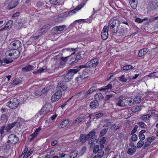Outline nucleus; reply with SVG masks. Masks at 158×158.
<instances>
[{"mask_svg": "<svg viewBox=\"0 0 158 158\" xmlns=\"http://www.w3.org/2000/svg\"><path fill=\"white\" fill-rule=\"evenodd\" d=\"M95 131L92 130L87 135L81 134L80 135L79 140L83 143L87 140L88 144L91 145L90 148L91 150L93 149V146H95V143H94V142L96 139L97 135Z\"/></svg>", "mask_w": 158, "mask_h": 158, "instance_id": "nucleus-1", "label": "nucleus"}, {"mask_svg": "<svg viewBox=\"0 0 158 158\" xmlns=\"http://www.w3.org/2000/svg\"><path fill=\"white\" fill-rule=\"evenodd\" d=\"M19 103V102L17 98L12 97L7 103L6 105L10 109L15 110L17 108Z\"/></svg>", "mask_w": 158, "mask_h": 158, "instance_id": "nucleus-2", "label": "nucleus"}, {"mask_svg": "<svg viewBox=\"0 0 158 158\" xmlns=\"http://www.w3.org/2000/svg\"><path fill=\"white\" fill-rule=\"evenodd\" d=\"M6 54L11 57L13 59L15 60L19 57L20 53L18 50L11 49L6 51Z\"/></svg>", "mask_w": 158, "mask_h": 158, "instance_id": "nucleus-3", "label": "nucleus"}, {"mask_svg": "<svg viewBox=\"0 0 158 158\" xmlns=\"http://www.w3.org/2000/svg\"><path fill=\"white\" fill-rule=\"evenodd\" d=\"M99 63V60L98 58H95L87 62L85 64L79 66L80 69L87 67L91 68L96 67Z\"/></svg>", "mask_w": 158, "mask_h": 158, "instance_id": "nucleus-4", "label": "nucleus"}, {"mask_svg": "<svg viewBox=\"0 0 158 158\" xmlns=\"http://www.w3.org/2000/svg\"><path fill=\"white\" fill-rule=\"evenodd\" d=\"M51 107V105L49 104H45L41 108L39 114L40 115H44L46 114L48 112L50 111V108Z\"/></svg>", "mask_w": 158, "mask_h": 158, "instance_id": "nucleus-5", "label": "nucleus"}, {"mask_svg": "<svg viewBox=\"0 0 158 158\" xmlns=\"http://www.w3.org/2000/svg\"><path fill=\"white\" fill-rule=\"evenodd\" d=\"M19 141V138L17 136L14 134L10 135L8 137V142L12 144L16 143Z\"/></svg>", "mask_w": 158, "mask_h": 158, "instance_id": "nucleus-6", "label": "nucleus"}, {"mask_svg": "<svg viewBox=\"0 0 158 158\" xmlns=\"http://www.w3.org/2000/svg\"><path fill=\"white\" fill-rule=\"evenodd\" d=\"M93 152L94 154L98 153V156L99 157H102L104 154V152L103 150L102 149H99V146L98 145H97L94 147Z\"/></svg>", "mask_w": 158, "mask_h": 158, "instance_id": "nucleus-7", "label": "nucleus"}, {"mask_svg": "<svg viewBox=\"0 0 158 158\" xmlns=\"http://www.w3.org/2000/svg\"><path fill=\"white\" fill-rule=\"evenodd\" d=\"M10 46L13 49L18 50L22 46V44L20 41L16 40L12 41L10 44Z\"/></svg>", "mask_w": 158, "mask_h": 158, "instance_id": "nucleus-8", "label": "nucleus"}, {"mask_svg": "<svg viewBox=\"0 0 158 158\" xmlns=\"http://www.w3.org/2000/svg\"><path fill=\"white\" fill-rule=\"evenodd\" d=\"M50 89L49 87V86H47L42 90L40 89L36 90L34 93L35 95L36 96H40L43 94H45Z\"/></svg>", "mask_w": 158, "mask_h": 158, "instance_id": "nucleus-9", "label": "nucleus"}, {"mask_svg": "<svg viewBox=\"0 0 158 158\" xmlns=\"http://www.w3.org/2000/svg\"><path fill=\"white\" fill-rule=\"evenodd\" d=\"M80 69H80L79 68V66L75 69H71L69 70V72L67 74L71 80V79L73 78L74 75L78 72Z\"/></svg>", "mask_w": 158, "mask_h": 158, "instance_id": "nucleus-10", "label": "nucleus"}, {"mask_svg": "<svg viewBox=\"0 0 158 158\" xmlns=\"http://www.w3.org/2000/svg\"><path fill=\"white\" fill-rule=\"evenodd\" d=\"M85 5V3H83L78 5L77 7L75 9L71 11H69V16L72 15L73 14L76 13L77 12L81 10Z\"/></svg>", "mask_w": 158, "mask_h": 158, "instance_id": "nucleus-11", "label": "nucleus"}, {"mask_svg": "<svg viewBox=\"0 0 158 158\" xmlns=\"http://www.w3.org/2000/svg\"><path fill=\"white\" fill-rule=\"evenodd\" d=\"M97 87L96 86H93L90 88L87 91L83 94V98H86L88 95L95 91L97 89Z\"/></svg>", "mask_w": 158, "mask_h": 158, "instance_id": "nucleus-12", "label": "nucleus"}, {"mask_svg": "<svg viewBox=\"0 0 158 158\" xmlns=\"http://www.w3.org/2000/svg\"><path fill=\"white\" fill-rule=\"evenodd\" d=\"M67 87V85L66 83L61 81L58 84L57 87V90H60L61 91H63L66 90Z\"/></svg>", "mask_w": 158, "mask_h": 158, "instance_id": "nucleus-13", "label": "nucleus"}, {"mask_svg": "<svg viewBox=\"0 0 158 158\" xmlns=\"http://www.w3.org/2000/svg\"><path fill=\"white\" fill-rule=\"evenodd\" d=\"M108 27V26H105L101 33L102 38L104 40H106L108 37V29H107Z\"/></svg>", "mask_w": 158, "mask_h": 158, "instance_id": "nucleus-14", "label": "nucleus"}, {"mask_svg": "<svg viewBox=\"0 0 158 158\" xmlns=\"http://www.w3.org/2000/svg\"><path fill=\"white\" fill-rule=\"evenodd\" d=\"M116 100V102L117 105L120 106H124L123 96H120L119 98H117Z\"/></svg>", "mask_w": 158, "mask_h": 158, "instance_id": "nucleus-15", "label": "nucleus"}, {"mask_svg": "<svg viewBox=\"0 0 158 158\" xmlns=\"http://www.w3.org/2000/svg\"><path fill=\"white\" fill-rule=\"evenodd\" d=\"M124 106H130L133 104V99L131 98H125L124 97Z\"/></svg>", "mask_w": 158, "mask_h": 158, "instance_id": "nucleus-16", "label": "nucleus"}, {"mask_svg": "<svg viewBox=\"0 0 158 158\" xmlns=\"http://www.w3.org/2000/svg\"><path fill=\"white\" fill-rule=\"evenodd\" d=\"M131 77L128 75H123L120 77V80L123 82H129L131 81Z\"/></svg>", "mask_w": 158, "mask_h": 158, "instance_id": "nucleus-17", "label": "nucleus"}, {"mask_svg": "<svg viewBox=\"0 0 158 158\" xmlns=\"http://www.w3.org/2000/svg\"><path fill=\"white\" fill-rule=\"evenodd\" d=\"M87 70L86 69H85L84 70L81 75H80V77L76 78V79L77 81H79L80 80L85 79L86 78L88 77V76H86V75L87 74Z\"/></svg>", "mask_w": 158, "mask_h": 158, "instance_id": "nucleus-18", "label": "nucleus"}, {"mask_svg": "<svg viewBox=\"0 0 158 158\" xmlns=\"http://www.w3.org/2000/svg\"><path fill=\"white\" fill-rule=\"evenodd\" d=\"M19 3L18 0H12L8 5V8L9 10L15 7Z\"/></svg>", "mask_w": 158, "mask_h": 158, "instance_id": "nucleus-19", "label": "nucleus"}, {"mask_svg": "<svg viewBox=\"0 0 158 158\" xmlns=\"http://www.w3.org/2000/svg\"><path fill=\"white\" fill-rule=\"evenodd\" d=\"M99 104L98 101L97 100L92 101L90 103L89 106L92 109H95L99 106Z\"/></svg>", "mask_w": 158, "mask_h": 158, "instance_id": "nucleus-20", "label": "nucleus"}, {"mask_svg": "<svg viewBox=\"0 0 158 158\" xmlns=\"http://www.w3.org/2000/svg\"><path fill=\"white\" fill-rule=\"evenodd\" d=\"M149 50L147 48L141 49L139 51L138 55L139 57H141L146 54L148 52Z\"/></svg>", "mask_w": 158, "mask_h": 158, "instance_id": "nucleus-21", "label": "nucleus"}, {"mask_svg": "<svg viewBox=\"0 0 158 158\" xmlns=\"http://www.w3.org/2000/svg\"><path fill=\"white\" fill-rule=\"evenodd\" d=\"M16 125H17V123L14 122L12 123L9 124L8 126L6 127L5 130L6 132H8L11 129Z\"/></svg>", "mask_w": 158, "mask_h": 158, "instance_id": "nucleus-22", "label": "nucleus"}, {"mask_svg": "<svg viewBox=\"0 0 158 158\" xmlns=\"http://www.w3.org/2000/svg\"><path fill=\"white\" fill-rule=\"evenodd\" d=\"M94 98L98 101L100 102L103 99V97L101 94L98 93L95 94Z\"/></svg>", "mask_w": 158, "mask_h": 158, "instance_id": "nucleus-23", "label": "nucleus"}, {"mask_svg": "<svg viewBox=\"0 0 158 158\" xmlns=\"http://www.w3.org/2000/svg\"><path fill=\"white\" fill-rule=\"evenodd\" d=\"M69 122V120L65 119L62 121L60 124L58 125V127L60 128H64L68 124Z\"/></svg>", "mask_w": 158, "mask_h": 158, "instance_id": "nucleus-24", "label": "nucleus"}, {"mask_svg": "<svg viewBox=\"0 0 158 158\" xmlns=\"http://www.w3.org/2000/svg\"><path fill=\"white\" fill-rule=\"evenodd\" d=\"M34 69V66L30 65L24 67L22 69V71L23 72H26L30 71Z\"/></svg>", "mask_w": 158, "mask_h": 158, "instance_id": "nucleus-25", "label": "nucleus"}, {"mask_svg": "<svg viewBox=\"0 0 158 158\" xmlns=\"http://www.w3.org/2000/svg\"><path fill=\"white\" fill-rule=\"evenodd\" d=\"M66 27L65 25L59 26H56L53 28V30L55 31H63L66 28Z\"/></svg>", "mask_w": 158, "mask_h": 158, "instance_id": "nucleus-26", "label": "nucleus"}, {"mask_svg": "<svg viewBox=\"0 0 158 158\" xmlns=\"http://www.w3.org/2000/svg\"><path fill=\"white\" fill-rule=\"evenodd\" d=\"M85 119L84 116H81L77 118L76 120L74 121L73 124L74 125H76L80 123H82Z\"/></svg>", "mask_w": 158, "mask_h": 158, "instance_id": "nucleus-27", "label": "nucleus"}, {"mask_svg": "<svg viewBox=\"0 0 158 158\" xmlns=\"http://www.w3.org/2000/svg\"><path fill=\"white\" fill-rule=\"evenodd\" d=\"M60 78L62 80V81L66 83L70 81L71 79L68 77V75L67 74H63L60 76Z\"/></svg>", "mask_w": 158, "mask_h": 158, "instance_id": "nucleus-28", "label": "nucleus"}, {"mask_svg": "<svg viewBox=\"0 0 158 158\" xmlns=\"http://www.w3.org/2000/svg\"><path fill=\"white\" fill-rule=\"evenodd\" d=\"M129 3L131 7L133 9H135L137 6V0H129Z\"/></svg>", "mask_w": 158, "mask_h": 158, "instance_id": "nucleus-29", "label": "nucleus"}, {"mask_svg": "<svg viewBox=\"0 0 158 158\" xmlns=\"http://www.w3.org/2000/svg\"><path fill=\"white\" fill-rule=\"evenodd\" d=\"M8 119L7 114H3L1 117V121L3 123H6Z\"/></svg>", "mask_w": 158, "mask_h": 158, "instance_id": "nucleus-30", "label": "nucleus"}, {"mask_svg": "<svg viewBox=\"0 0 158 158\" xmlns=\"http://www.w3.org/2000/svg\"><path fill=\"white\" fill-rule=\"evenodd\" d=\"M64 50H66L69 52H72L71 54V56L73 55H74L75 52L77 51V48H67L64 49Z\"/></svg>", "mask_w": 158, "mask_h": 158, "instance_id": "nucleus-31", "label": "nucleus"}, {"mask_svg": "<svg viewBox=\"0 0 158 158\" xmlns=\"http://www.w3.org/2000/svg\"><path fill=\"white\" fill-rule=\"evenodd\" d=\"M22 82L21 80L19 78H15L12 81V85H19Z\"/></svg>", "mask_w": 158, "mask_h": 158, "instance_id": "nucleus-32", "label": "nucleus"}, {"mask_svg": "<svg viewBox=\"0 0 158 158\" xmlns=\"http://www.w3.org/2000/svg\"><path fill=\"white\" fill-rule=\"evenodd\" d=\"M13 24V21L12 20H9L7 22L6 24L5 25L3 28H2L3 29H8L10 28L12 26Z\"/></svg>", "mask_w": 158, "mask_h": 158, "instance_id": "nucleus-33", "label": "nucleus"}, {"mask_svg": "<svg viewBox=\"0 0 158 158\" xmlns=\"http://www.w3.org/2000/svg\"><path fill=\"white\" fill-rule=\"evenodd\" d=\"M61 97L58 95H55V94H54L51 97V101L52 102H55L60 99Z\"/></svg>", "mask_w": 158, "mask_h": 158, "instance_id": "nucleus-34", "label": "nucleus"}, {"mask_svg": "<svg viewBox=\"0 0 158 158\" xmlns=\"http://www.w3.org/2000/svg\"><path fill=\"white\" fill-rule=\"evenodd\" d=\"M136 148L135 146L133 148H129L127 152V153L131 156L133 155L135 152Z\"/></svg>", "mask_w": 158, "mask_h": 158, "instance_id": "nucleus-35", "label": "nucleus"}, {"mask_svg": "<svg viewBox=\"0 0 158 158\" xmlns=\"http://www.w3.org/2000/svg\"><path fill=\"white\" fill-rule=\"evenodd\" d=\"M151 116V115L149 114H147L143 115L140 117V118L142 120L145 122L147 120H148Z\"/></svg>", "mask_w": 158, "mask_h": 158, "instance_id": "nucleus-36", "label": "nucleus"}, {"mask_svg": "<svg viewBox=\"0 0 158 158\" xmlns=\"http://www.w3.org/2000/svg\"><path fill=\"white\" fill-rule=\"evenodd\" d=\"M109 90V85H107L104 88H102L99 89L100 91H102L103 93L102 94H106L108 92Z\"/></svg>", "mask_w": 158, "mask_h": 158, "instance_id": "nucleus-37", "label": "nucleus"}, {"mask_svg": "<svg viewBox=\"0 0 158 158\" xmlns=\"http://www.w3.org/2000/svg\"><path fill=\"white\" fill-rule=\"evenodd\" d=\"M111 28H112L113 27H114V26L117 25L118 26H119V22L118 20L115 19L113 20L111 24Z\"/></svg>", "mask_w": 158, "mask_h": 158, "instance_id": "nucleus-38", "label": "nucleus"}, {"mask_svg": "<svg viewBox=\"0 0 158 158\" xmlns=\"http://www.w3.org/2000/svg\"><path fill=\"white\" fill-rule=\"evenodd\" d=\"M94 116L96 117V119H98L103 116V114L100 112H98L96 113H93Z\"/></svg>", "mask_w": 158, "mask_h": 158, "instance_id": "nucleus-39", "label": "nucleus"}, {"mask_svg": "<svg viewBox=\"0 0 158 158\" xmlns=\"http://www.w3.org/2000/svg\"><path fill=\"white\" fill-rule=\"evenodd\" d=\"M81 58V55L78 54L76 56V58L75 60L74 61H72L71 63L70 64H72L75 63H76L78 62L80 60Z\"/></svg>", "mask_w": 158, "mask_h": 158, "instance_id": "nucleus-40", "label": "nucleus"}, {"mask_svg": "<svg viewBox=\"0 0 158 158\" xmlns=\"http://www.w3.org/2000/svg\"><path fill=\"white\" fill-rule=\"evenodd\" d=\"M133 100L135 103L139 104L142 101L141 97L140 96H136L134 98Z\"/></svg>", "mask_w": 158, "mask_h": 158, "instance_id": "nucleus-41", "label": "nucleus"}, {"mask_svg": "<svg viewBox=\"0 0 158 158\" xmlns=\"http://www.w3.org/2000/svg\"><path fill=\"white\" fill-rule=\"evenodd\" d=\"M61 0H49L50 3L53 5H58Z\"/></svg>", "mask_w": 158, "mask_h": 158, "instance_id": "nucleus-42", "label": "nucleus"}, {"mask_svg": "<svg viewBox=\"0 0 158 158\" xmlns=\"http://www.w3.org/2000/svg\"><path fill=\"white\" fill-rule=\"evenodd\" d=\"M131 111L134 112H136L141 110V107L137 106L136 107H133L131 109Z\"/></svg>", "mask_w": 158, "mask_h": 158, "instance_id": "nucleus-43", "label": "nucleus"}, {"mask_svg": "<svg viewBox=\"0 0 158 158\" xmlns=\"http://www.w3.org/2000/svg\"><path fill=\"white\" fill-rule=\"evenodd\" d=\"M27 21L23 19V18H20V19H18L16 21V24H24L25 23H26Z\"/></svg>", "mask_w": 158, "mask_h": 158, "instance_id": "nucleus-44", "label": "nucleus"}, {"mask_svg": "<svg viewBox=\"0 0 158 158\" xmlns=\"http://www.w3.org/2000/svg\"><path fill=\"white\" fill-rule=\"evenodd\" d=\"M138 125L142 128L145 129L147 127V125L143 122H140L137 123Z\"/></svg>", "mask_w": 158, "mask_h": 158, "instance_id": "nucleus-45", "label": "nucleus"}, {"mask_svg": "<svg viewBox=\"0 0 158 158\" xmlns=\"http://www.w3.org/2000/svg\"><path fill=\"white\" fill-rule=\"evenodd\" d=\"M78 154V152L77 151H73L69 155L70 158H75Z\"/></svg>", "mask_w": 158, "mask_h": 158, "instance_id": "nucleus-46", "label": "nucleus"}, {"mask_svg": "<svg viewBox=\"0 0 158 158\" xmlns=\"http://www.w3.org/2000/svg\"><path fill=\"white\" fill-rule=\"evenodd\" d=\"M64 20L60 15L58 16L56 18H55V21L57 23H60L62 22Z\"/></svg>", "mask_w": 158, "mask_h": 158, "instance_id": "nucleus-47", "label": "nucleus"}, {"mask_svg": "<svg viewBox=\"0 0 158 158\" xmlns=\"http://www.w3.org/2000/svg\"><path fill=\"white\" fill-rule=\"evenodd\" d=\"M60 15L61 17L63 18V19H64L66 17L70 16L68 13V11L64 12Z\"/></svg>", "mask_w": 158, "mask_h": 158, "instance_id": "nucleus-48", "label": "nucleus"}, {"mask_svg": "<svg viewBox=\"0 0 158 158\" xmlns=\"http://www.w3.org/2000/svg\"><path fill=\"white\" fill-rule=\"evenodd\" d=\"M108 129L106 128L102 129L100 132V137L103 136L106 133Z\"/></svg>", "mask_w": 158, "mask_h": 158, "instance_id": "nucleus-49", "label": "nucleus"}, {"mask_svg": "<svg viewBox=\"0 0 158 158\" xmlns=\"http://www.w3.org/2000/svg\"><path fill=\"white\" fill-rule=\"evenodd\" d=\"M110 29L113 33H116L118 30V26L117 25H116L114 26V27H113L112 28H110Z\"/></svg>", "mask_w": 158, "mask_h": 158, "instance_id": "nucleus-50", "label": "nucleus"}, {"mask_svg": "<svg viewBox=\"0 0 158 158\" xmlns=\"http://www.w3.org/2000/svg\"><path fill=\"white\" fill-rule=\"evenodd\" d=\"M134 67L131 65H129L126 66H124L123 67V69L124 70H128L131 69H133Z\"/></svg>", "mask_w": 158, "mask_h": 158, "instance_id": "nucleus-51", "label": "nucleus"}, {"mask_svg": "<svg viewBox=\"0 0 158 158\" xmlns=\"http://www.w3.org/2000/svg\"><path fill=\"white\" fill-rule=\"evenodd\" d=\"M4 62L7 64H9L13 61V59L10 58H5L3 59Z\"/></svg>", "mask_w": 158, "mask_h": 158, "instance_id": "nucleus-52", "label": "nucleus"}, {"mask_svg": "<svg viewBox=\"0 0 158 158\" xmlns=\"http://www.w3.org/2000/svg\"><path fill=\"white\" fill-rule=\"evenodd\" d=\"M144 144V142L143 140H140L139 141L137 144V147L138 148H141Z\"/></svg>", "mask_w": 158, "mask_h": 158, "instance_id": "nucleus-53", "label": "nucleus"}, {"mask_svg": "<svg viewBox=\"0 0 158 158\" xmlns=\"http://www.w3.org/2000/svg\"><path fill=\"white\" fill-rule=\"evenodd\" d=\"M151 144L150 143H148L147 141L145 142L144 144V145L143 147V148L145 149H148L149 147Z\"/></svg>", "mask_w": 158, "mask_h": 158, "instance_id": "nucleus-54", "label": "nucleus"}, {"mask_svg": "<svg viewBox=\"0 0 158 158\" xmlns=\"http://www.w3.org/2000/svg\"><path fill=\"white\" fill-rule=\"evenodd\" d=\"M70 57L71 56H69L67 57H61V60L63 62L65 63L68 61Z\"/></svg>", "mask_w": 158, "mask_h": 158, "instance_id": "nucleus-55", "label": "nucleus"}, {"mask_svg": "<svg viewBox=\"0 0 158 158\" xmlns=\"http://www.w3.org/2000/svg\"><path fill=\"white\" fill-rule=\"evenodd\" d=\"M5 126H3L0 127V133L2 135L4 134V130H5Z\"/></svg>", "mask_w": 158, "mask_h": 158, "instance_id": "nucleus-56", "label": "nucleus"}, {"mask_svg": "<svg viewBox=\"0 0 158 158\" xmlns=\"http://www.w3.org/2000/svg\"><path fill=\"white\" fill-rule=\"evenodd\" d=\"M155 139V137L154 136L150 137L147 138V141L151 144L152 142Z\"/></svg>", "mask_w": 158, "mask_h": 158, "instance_id": "nucleus-57", "label": "nucleus"}, {"mask_svg": "<svg viewBox=\"0 0 158 158\" xmlns=\"http://www.w3.org/2000/svg\"><path fill=\"white\" fill-rule=\"evenodd\" d=\"M138 128V126L137 125H135V126L134 127L131 131V135H132L135 133L137 131V129Z\"/></svg>", "mask_w": 158, "mask_h": 158, "instance_id": "nucleus-58", "label": "nucleus"}, {"mask_svg": "<svg viewBox=\"0 0 158 158\" xmlns=\"http://www.w3.org/2000/svg\"><path fill=\"white\" fill-rule=\"evenodd\" d=\"M156 72H154L153 73H151L150 74L148 75V77H150L151 78H155L156 77H158V76L155 75Z\"/></svg>", "mask_w": 158, "mask_h": 158, "instance_id": "nucleus-59", "label": "nucleus"}, {"mask_svg": "<svg viewBox=\"0 0 158 158\" xmlns=\"http://www.w3.org/2000/svg\"><path fill=\"white\" fill-rule=\"evenodd\" d=\"M44 5L43 3L40 1H38L36 4V6L38 8H40Z\"/></svg>", "mask_w": 158, "mask_h": 158, "instance_id": "nucleus-60", "label": "nucleus"}, {"mask_svg": "<svg viewBox=\"0 0 158 158\" xmlns=\"http://www.w3.org/2000/svg\"><path fill=\"white\" fill-rule=\"evenodd\" d=\"M3 148L4 149H6L8 150H9L10 148V146L9 145L5 143L3 146Z\"/></svg>", "mask_w": 158, "mask_h": 158, "instance_id": "nucleus-61", "label": "nucleus"}, {"mask_svg": "<svg viewBox=\"0 0 158 158\" xmlns=\"http://www.w3.org/2000/svg\"><path fill=\"white\" fill-rule=\"evenodd\" d=\"M137 136L135 134H133L131 137V140L132 141H135L137 140Z\"/></svg>", "mask_w": 158, "mask_h": 158, "instance_id": "nucleus-62", "label": "nucleus"}, {"mask_svg": "<svg viewBox=\"0 0 158 158\" xmlns=\"http://www.w3.org/2000/svg\"><path fill=\"white\" fill-rule=\"evenodd\" d=\"M116 94L115 92L112 91L111 90H109V98L114 96Z\"/></svg>", "mask_w": 158, "mask_h": 158, "instance_id": "nucleus-63", "label": "nucleus"}, {"mask_svg": "<svg viewBox=\"0 0 158 158\" xmlns=\"http://www.w3.org/2000/svg\"><path fill=\"white\" fill-rule=\"evenodd\" d=\"M55 94V95H58V96H60L61 97L62 93L61 90H57V91Z\"/></svg>", "mask_w": 158, "mask_h": 158, "instance_id": "nucleus-64", "label": "nucleus"}]
</instances>
